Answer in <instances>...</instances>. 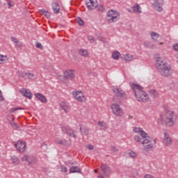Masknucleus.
Here are the masks:
<instances>
[{"label": "nucleus", "instance_id": "5701e85b", "mask_svg": "<svg viewBox=\"0 0 178 178\" xmlns=\"http://www.w3.org/2000/svg\"><path fill=\"white\" fill-rule=\"evenodd\" d=\"M70 173H81V170L77 166L71 167L70 169Z\"/></svg>", "mask_w": 178, "mask_h": 178}, {"label": "nucleus", "instance_id": "dca6fc26", "mask_svg": "<svg viewBox=\"0 0 178 178\" xmlns=\"http://www.w3.org/2000/svg\"><path fill=\"white\" fill-rule=\"evenodd\" d=\"M75 98L77 99L79 102H83V101H86V97H84V95L81 91H76L75 93Z\"/></svg>", "mask_w": 178, "mask_h": 178}, {"label": "nucleus", "instance_id": "423d86ee", "mask_svg": "<svg viewBox=\"0 0 178 178\" xmlns=\"http://www.w3.org/2000/svg\"><path fill=\"white\" fill-rule=\"evenodd\" d=\"M61 130L64 134H67V136H70V137H73L74 138L77 137V136L74 134L76 131L70 129V127L63 126L61 127Z\"/></svg>", "mask_w": 178, "mask_h": 178}, {"label": "nucleus", "instance_id": "09e8293b", "mask_svg": "<svg viewBox=\"0 0 178 178\" xmlns=\"http://www.w3.org/2000/svg\"><path fill=\"white\" fill-rule=\"evenodd\" d=\"M44 16H45V17H47V19H49V17H51V13L47 11V12L44 14Z\"/></svg>", "mask_w": 178, "mask_h": 178}, {"label": "nucleus", "instance_id": "4be33fe9", "mask_svg": "<svg viewBox=\"0 0 178 178\" xmlns=\"http://www.w3.org/2000/svg\"><path fill=\"white\" fill-rule=\"evenodd\" d=\"M132 9L134 13H141V7L137 3L132 7Z\"/></svg>", "mask_w": 178, "mask_h": 178}, {"label": "nucleus", "instance_id": "f257e3e1", "mask_svg": "<svg viewBox=\"0 0 178 178\" xmlns=\"http://www.w3.org/2000/svg\"><path fill=\"white\" fill-rule=\"evenodd\" d=\"M131 88L133 90L136 99L139 102H147L148 101V95L145 91L143 90V87L136 83L131 84Z\"/></svg>", "mask_w": 178, "mask_h": 178}, {"label": "nucleus", "instance_id": "680f3d73", "mask_svg": "<svg viewBox=\"0 0 178 178\" xmlns=\"http://www.w3.org/2000/svg\"><path fill=\"white\" fill-rule=\"evenodd\" d=\"M129 118H130V119H132V118H133V116H129Z\"/></svg>", "mask_w": 178, "mask_h": 178}, {"label": "nucleus", "instance_id": "8fccbe9b", "mask_svg": "<svg viewBox=\"0 0 178 178\" xmlns=\"http://www.w3.org/2000/svg\"><path fill=\"white\" fill-rule=\"evenodd\" d=\"M1 58H2V63H3V62L6 61L8 59V57L5 56H0Z\"/></svg>", "mask_w": 178, "mask_h": 178}, {"label": "nucleus", "instance_id": "b1692460", "mask_svg": "<svg viewBox=\"0 0 178 178\" xmlns=\"http://www.w3.org/2000/svg\"><path fill=\"white\" fill-rule=\"evenodd\" d=\"M79 55H81V56H83L84 58H87V56H88V51L87 49H80Z\"/></svg>", "mask_w": 178, "mask_h": 178}, {"label": "nucleus", "instance_id": "58836bf2", "mask_svg": "<svg viewBox=\"0 0 178 178\" xmlns=\"http://www.w3.org/2000/svg\"><path fill=\"white\" fill-rule=\"evenodd\" d=\"M35 47H36V48H38V49H42L44 48L42 47V44L38 42H36Z\"/></svg>", "mask_w": 178, "mask_h": 178}, {"label": "nucleus", "instance_id": "c756f323", "mask_svg": "<svg viewBox=\"0 0 178 178\" xmlns=\"http://www.w3.org/2000/svg\"><path fill=\"white\" fill-rule=\"evenodd\" d=\"M25 76L29 77V80H34V79H35L34 77V74L33 73H31V72H26V73H25Z\"/></svg>", "mask_w": 178, "mask_h": 178}, {"label": "nucleus", "instance_id": "393cba45", "mask_svg": "<svg viewBox=\"0 0 178 178\" xmlns=\"http://www.w3.org/2000/svg\"><path fill=\"white\" fill-rule=\"evenodd\" d=\"M112 58H114L115 60H119V58H120V53L118 51H115L112 54Z\"/></svg>", "mask_w": 178, "mask_h": 178}, {"label": "nucleus", "instance_id": "de8ad7c7", "mask_svg": "<svg viewBox=\"0 0 178 178\" xmlns=\"http://www.w3.org/2000/svg\"><path fill=\"white\" fill-rule=\"evenodd\" d=\"M87 148H88V149H90V151H92V149H94V146L92 145H88Z\"/></svg>", "mask_w": 178, "mask_h": 178}, {"label": "nucleus", "instance_id": "473e14b6", "mask_svg": "<svg viewBox=\"0 0 178 178\" xmlns=\"http://www.w3.org/2000/svg\"><path fill=\"white\" fill-rule=\"evenodd\" d=\"M83 136H88V134H90V130L87 128H86V127H83Z\"/></svg>", "mask_w": 178, "mask_h": 178}, {"label": "nucleus", "instance_id": "9b49d317", "mask_svg": "<svg viewBox=\"0 0 178 178\" xmlns=\"http://www.w3.org/2000/svg\"><path fill=\"white\" fill-rule=\"evenodd\" d=\"M15 147L17 151L19 152H24L26 151V142L24 141H17L15 144Z\"/></svg>", "mask_w": 178, "mask_h": 178}, {"label": "nucleus", "instance_id": "ea45409f", "mask_svg": "<svg viewBox=\"0 0 178 178\" xmlns=\"http://www.w3.org/2000/svg\"><path fill=\"white\" fill-rule=\"evenodd\" d=\"M155 9L156 10H158V12H162L163 8H162V6H158L156 4H155Z\"/></svg>", "mask_w": 178, "mask_h": 178}, {"label": "nucleus", "instance_id": "5fc2aeb1", "mask_svg": "<svg viewBox=\"0 0 178 178\" xmlns=\"http://www.w3.org/2000/svg\"><path fill=\"white\" fill-rule=\"evenodd\" d=\"M7 5L8 6L9 8H12V6H15V3H8Z\"/></svg>", "mask_w": 178, "mask_h": 178}, {"label": "nucleus", "instance_id": "a18cd8bd", "mask_svg": "<svg viewBox=\"0 0 178 178\" xmlns=\"http://www.w3.org/2000/svg\"><path fill=\"white\" fill-rule=\"evenodd\" d=\"M79 130H80V131H81V135L83 136V130H84V127L83 126V125H81V124H79Z\"/></svg>", "mask_w": 178, "mask_h": 178}, {"label": "nucleus", "instance_id": "f704fd0d", "mask_svg": "<svg viewBox=\"0 0 178 178\" xmlns=\"http://www.w3.org/2000/svg\"><path fill=\"white\" fill-rule=\"evenodd\" d=\"M67 141L66 140H58V144H60V145H66Z\"/></svg>", "mask_w": 178, "mask_h": 178}, {"label": "nucleus", "instance_id": "e433bc0d", "mask_svg": "<svg viewBox=\"0 0 178 178\" xmlns=\"http://www.w3.org/2000/svg\"><path fill=\"white\" fill-rule=\"evenodd\" d=\"M60 172H63L64 173H67V168L63 165L60 166Z\"/></svg>", "mask_w": 178, "mask_h": 178}, {"label": "nucleus", "instance_id": "052dcab7", "mask_svg": "<svg viewBox=\"0 0 178 178\" xmlns=\"http://www.w3.org/2000/svg\"><path fill=\"white\" fill-rule=\"evenodd\" d=\"M177 63H178V56H177Z\"/></svg>", "mask_w": 178, "mask_h": 178}, {"label": "nucleus", "instance_id": "603ef678", "mask_svg": "<svg viewBox=\"0 0 178 178\" xmlns=\"http://www.w3.org/2000/svg\"><path fill=\"white\" fill-rule=\"evenodd\" d=\"M173 49L175 51H178V43H176L175 44L173 45Z\"/></svg>", "mask_w": 178, "mask_h": 178}, {"label": "nucleus", "instance_id": "79ce46f5", "mask_svg": "<svg viewBox=\"0 0 178 178\" xmlns=\"http://www.w3.org/2000/svg\"><path fill=\"white\" fill-rule=\"evenodd\" d=\"M10 40L11 41H13L14 44H16L19 41V40L14 36H11Z\"/></svg>", "mask_w": 178, "mask_h": 178}, {"label": "nucleus", "instance_id": "f8f14e48", "mask_svg": "<svg viewBox=\"0 0 178 178\" xmlns=\"http://www.w3.org/2000/svg\"><path fill=\"white\" fill-rule=\"evenodd\" d=\"M163 143L166 147L172 145V138L168 134V133H164V138L163 139Z\"/></svg>", "mask_w": 178, "mask_h": 178}, {"label": "nucleus", "instance_id": "4c0bfd02", "mask_svg": "<svg viewBox=\"0 0 178 178\" xmlns=\"http://www.w3.org/2000/svg\"><path fill=\"white\" fill-rule=\"evenodd\" d=\"M15 48H22V47H23V44H22V42L20 41H17L15 44Z\"/></svg>", "mask_w": 178, "mask_h": 178}, {"label": "nucleus", "instance_id": "a19ab883", "mask_svg": "<svg viewBox=\"0 0 178 178\" xmlns=\"http://www.w3.org/2000/svg\"><path fill=\"white\" fill-rule=\"evenodd\" d=\"M10 126L13 127V129H17L19 127L17 126V123L16 122H11Z\"/></svg>", "mask_w": 178, "mask_h": 178}, {"label": "nucleus", "instance_id": "39448f33", "mask_svg": "<svg viewBox=\"0 0 178 178\" xmlns=\"http://www.w3.org/2000/svg\"><path fill=\"white\" fill-rule=\"evenodd\" d=\"M111 111L115 116H123L124 113H123V110L120 108V106L118 104H113L111 106Z\"/></svg>", "mask_w": 178, "mask_h": 178}, {"label": "nucleus", "instance_id": "ddd939ff", "mask_svg": "<svg viewBox=\"0 0 178 178\" xmlns=\"http://www.w3.org/2000/svg\"><path fill=\"white\" fill-rule=\"evenodd\" d=\"M120 17V13L113 9L109 10L106 13V17Z\"/></svg>", "mask_w": 178, "mask_h": 178}, {"label": "nucleus", "instance_id": "f3484780", "mask_svg": "<svg viewBox=\"0 0 178 178\" xmlns=\"http://www.w3.org/2000/svg\"><path fill=\"white\" fill-rule=\"evenodd\" d=\"M22 161L28 162L29 165H31L35 159L33 156H30L27 154H25L22 158Z\"/></svg>", "mask_w": 178, "mask_h": 178}, {"label": "nucleus", "instance_id": "c9c22d12", "mask_svg": "<svg viewBox=\"0 0 178 178\" xmlns=\"http://www.w3.org/2000/svg\"><path fill=\"white\" fill-rule=\"evenodd\" d=\"M155 5L162 6L163 5V0H154Z\"/></svg>", "mask_w": 178, "mask_h": 178}, {"label": "nucleus", "instance_id": "37998d69", "mask_svg": "<svg viewBox=\"0 0 178 178\" xmlns=\"http://www.w3.org/2000/svg\"><path fill=\"white\" fill-rule=\"evenodd\" d=\"M129 155L131 158H136L137 156V154L133 151H131V152L129 153Z\"/></svg>", "mask_w": 178, "mask_h": 178}, {"label": "nucleus", "instance_id": "f03ea898", "mask_svg": "<svg viewBox=\"0 0 178 178\" xmlns=\"http://www.w3.org/2000/svg\"><path fill=\"white\" fill-rule=\"evenodd\" d=\"M156 67L161 76L169 77L172 74V69L168 65L165 61L162 60V58H157L156 60Z\"/></svg>", "mask_w": 178, "mask_h": 178}, {"label": "nucleus", "instance_id": "aec40b11", "mask_svg": "<svg viewBox=\"0 0 178 178\" xmlns=\"http://www.w3.org/2000/svg\"><path fill=\"white\" fill-rule=\"evenodd\" d=\"M35 97L39 99V101H41V102H43V104H45L47 102V97L41 93H35Z\"/></svg>", "mask_w": 178, "mask_h": 178}, {"label": "nucleus", "instance_id": "7c9ffc66", "mask_svg": "<svg viewBox=\"0 0 178 178\" xmlns=\"http://www.w3.org/2000/svg\"><path fill=\"white\" fill-rule=\"evenodd\" d=\"M76 22L79 26H84V21L80 17L76 18Z\"/></svg>", "mask_w": 178, "mask_h": 178}, {"label": "nucleus", "instance_id": "6e6d98bb", "mask_svg": "<svg viewBox=\"0 0 178 178\" xmlns=\"http://www.w3.org/2000/svg\"><path fill=\"white\" fill-rule=\"evenodd\" d=\"M145 178H154V176L151 175H146L145 176Z\"/></svg>", "mask_w": 178, "mask_h": 178}, {"label": "nucleus", "instance_id": "49530a36", "mask_svg": "<svg viewBox=\"0 0 178 178\" xmlns=\"http://www.w3.org/2000/svg\"><path fill=\"white\" fill-rule=\"evenodd\" d=\"M47 12V11L45 9L39 10V13H41L42 15H44Z\"/></svg>", "mask_w": 178, "mask_h": 178}, {"label": "nucleus", "instance_id": "1a4fd4ad", "mask_svg": "<svg viewBox=\"0 0 178 178\" xmlns=\"http://www.w3.org/2000/svg\"><path fill=\"white\" fill-rule=\"evenodd\" d=\"M75 76L74 70H67L64 72V80H73Z\"/></svg>", "mask_w": 178, "mask_h": 178}, {"label": "nucleus", "instance_id": "412c9836", "mask_svg": "<svg viewBox=\"0 0 178 178\" xmlns=\"http://www.w3.org/2000/svg\"><path fill=\"white\" fill-rule=\"evenodd\" d=\"M60 106L61 109H63V111L65 113H67V109H69V108H70V106L67 103H66L65 102H61Z\"/></svg>", "mask_w": 178, "mask_h": 178}, {"label": "nucleus", "instance_id": "c85d7f7f", "mask_svg": "<svg viewBox=\"0 0 178 178\" xmlns=\"http://www.w3.org/2000/svg\"><path fill=\"white\" fill-rule=\"evenodd\" d=\"M150 95L153 97V98H156L158 97V92L155 90H149Z\"/></svg>", "mask_w": 178, "mask_h": 178}, {"label": "nucleus", "instance_id": "cd10ccee", "mask_svg": "<svg viewBox=\"0 0 178 178\" xmlns=\"http://www.w3.org/2000/svg\"><path fill=\"white\" fill-rule=\"evenodd\" d=\"M151 37H152V40H154V41H156V40H158V38H159V34H158L155 32H152Z\"/></svg>", "mask_w": 178, "mask_h": 178}, {"label": "nucleus", "instance_id": "4468645a", "mask_svg": "<svg viewBox=\"0 0 178 178\" xmlns=\"http://www.w3.org/2000/svg\"><path fill=\"white\" fill-rule=\"evenodd\" d=\"M133 131L134 133H140L143 138H147V136H148V134H147L145 131L143 130V129L140 127H134Z\"/></svg>", "mask_w": 178, "mask_h": 178}, {"label": "nucleus", "instance_id": "c03bdc74", "mask_svg": "<svg viewBox=\"0 0 178 178\" xmlns=\"http://www.w3.org/2000/svg\"><path fill=\"white\" fill-rule=\"evenodd\" d=\"M22 109H23V108H20V107L13 108H11V112H16V111H20Z\"/></svg>", "mask_w": 178, "mask_h": 178}, {"label": "nucleus", "instance_id": "72a5a7b5", "mask_svg": "<svg viewBox=\"0 0 178 178\" xmlns=\"http://www.w3.org/2000/svg\"><path fill=\"white\" fill-rule=\"evenodd\" d=\"M124 60H126L127 62H130V60H131V59H133V56L131 55H127L125 57H124Z\"/></svg>", "mask_w": 178, "mask_h": 178}, {"label": "nucleus", "instance_id": "bb28decb", "mask_svg": "<svg viewBox=\"0 0 178 178\" xmlns=\"http://www.w3.org/2000/svg\"><path fill=\"white\" fill-rule=\"evenodd\" d=\"M97 12H100V13H104L106 12V9H105V7H104V6L102 5L97 6Z\"/></svg>", "mask_w": 178, "mask_h": 178}, {"label": "nucleus", "instance_id": "3c124183", "mask_svg": "<svg viewBox=\"0 0 178 178\" xmlns=\"http://www.w3.org/2000/svg\"><path fill=\"white\" fill-rule=\"evenodd\" d=\"M88 39L90 41V42H94V37L89 35L88 36Z\"/></svg>", "mask_w": 178, "mask_h": 178}, {"label": "nucleus", "instance_id": "0eeeda50", "mask_svg": "<svg viewBox=\"0 0 178 178\" xmlns=\"http://www.w3.org/2000/svg\"><path fill=\"white\" fill-rule=\"evenodd\" d=\"M101 170L103 172V175L109 177L112 175V169L108 165L102 163L101 167Z\"/></svg>", "mask_w": 178, "mask_h": 178}, {"label": "nucleus", "instance_id": "a211bd4d", "mask_svg": "<svg viewBox=\"0 0 178 178\" xmlns=\"http://www.w3.org/2000/svg\"><path fill=\"white\" fill-rule=\"evenodd\" d=\"M21 94L26 97V98H29V99H31L33 98V93L29 90H21Z\"/></svg>", "mask_w": 178, "mask_h": 178}, {"label": "nucleus", "instance_id": "864d4df0", "mask_svg": "<svg viewBox=\"0 0 178 178\" xmlns=\"http://www.w3.org/2000/svg\"><path fill=\"white\" fill-rule=\"evenodd\" d=\"M5 98H3V96L2 95V91L0 90V102L1 101H4Z\"/></svg>", "mask_w": 178, "mask_h": 178}, {"label": "nucleus", "instance_id": "bf43d9fd", "mask_svg": "<svg viewBox=\"0 0 178 178\" xmlns=\"http://www.w3.org/2000/svg\"><path fill=\"white\" fill-rule=\"evenodd\" d=\"M94 172L95 173H98V170H95Z\"/></svg>", "mask_w": 178, "mask_h": 178}, {"label": "nucleus", "instance_id": "4d7b16f0", "mask_svg": "<svg viewBox=\"0 0 178 178\" xmlns=\"http://www.w3.org/2000/svg\"><path fill=\"white\" fill-rule=\"evenodd\" d=\"M111 151H113V152H116V147L112 146L111 147Z\"/></svg>", "mask_w": 178, "mask_h": 178}, {"label": "nucleus", "instance_id": "a878e982", "mask_svg": "<svg viewBox=\"0 0 178 178\" xmlns=\"http://www.w3.org/2000/svg\"><path fill=\"white\" fill-rule=\"evenodd\" d=\"M97 124L100 127L101 130H106V123H105L104 122H99Z\"/></svg>", "mask_w": 178, "mask_h": 178}, {"label": "nucleus", "instance_id": "6ab92c4d", "mask_svg": "<svg viewBox=\"0 0 178 178\" xmlns=\"http://www.w3.org/2000/svg\"><path fill=\"white\" fill-rule=\"evenodd\" d=\"M120 19V17H106V20L108 24L111 23H116Z\"/></svg>", "mask_w": 178, "mask_h": 178}, {"label": "nucleus", "instance_id": "6e6552de", "mask_svg": "<svg viewBox=\"0 0 178 178\" xmlns=\"http://www.w3.org/2000/svg\"><path fill=\"white\" fill-rule=\"evenodd\" d=\"M86 5L88 10H94L98 8L97 0H88V1L86 2Z\"/></svg>", "mask_w": 178, "mask_h": 178}, {"label": "nucleus", "instance_id": "7ed1b4c3", "mask_svg": "<svg viewBox=\"0 0 178 178\" xmlns=\"http://www.w3.org/2000/svg\"><path fill=\"white\" fill-rule=\"evenodd\" d=\"M134 140L136 143H140L143 144L144 148L145 149H152L154 144H155L156 140L154 139L151 138L148 135L146 136V138H143L140 136H135Z\"/></svg>", "mask_w": 178, "mask_h": 178}, {"label": "nucleus", "instance_id": "13d9d810", "mask_svg": "<svg viewBox=\"0 0 178 178\" xmlns=\"http://www.w3.org/2000/svg\"><path fill=\"white\" fill-rule=\"evenodd\" d=\"M127 10H128L129 13H133V11L131 10L127 9Z\"/></svg>", "mask_w": 178, "mask_h": 178}, {"label": "nucleus", "instance_id": "20e7f679", "mask_svg": "<svg viewBox=\"0 0 178 178\" xmlns=\"http://www.w3.org/2000/svg\"><path fill=\"white\" fill-rule=\"evenodd\" d=\"M175 122H176V115L175 112H167L165 114V124L169 126V127H172V126L175 124Z\"/></svg>", "mask_w": 178, "mask_h": 178}, {"label": "nucleus", "instance_id": "2f4dec72", "mask_svg": "<svg viewBox=\"0 0 178 178\" xmlns=\"http://www.w3.org/2000/svg\"><path fill=\"white\" fill-rule=\"evenodd\" d=\"M12 161H13V163H15V165H19V159H17V157L16 156H13L12 157Z\"/></svg>", "mask_w": 178, "mask_h": 178}, {"label": "nucleus", "instance_id": "2eb2a0df", "mask_svg": "<svg viewBox=\"0 0 178 178\" xmlns=\"http://www.w3.org/2000/svg\"><path fill=\"white\" fill-rule=\"evenodd\" d=\"M51 8L55 15H59L60 12V6H59V3H58L57 2L52 3Z\"/></svg>", "mask_w": 178, "mask_h": 178}, {"label": "nucleus", "instance_id": "9d476101", "mask_svg": "<svg viewBox=\"0 0 178 178\" xmlns=\"http://www.w3.org/2000/svg\"><path fill=\"white\" fill-rule=\"evenodd\" d=\"M113 91L116 98H124L126 97V92L119 88H114Z\"/></svg>", "mask_w": 178, "mask_h": 178}]
</instances>
